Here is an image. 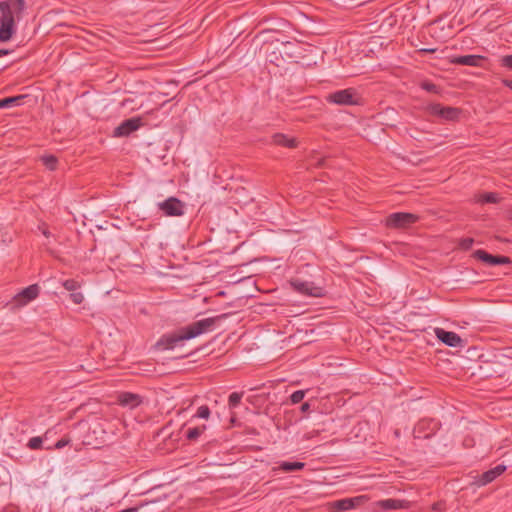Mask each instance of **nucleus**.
<instances>
[{"instance_id": "nucleus-18", "label": "nucleus", "mask_w": 512, "mask_h": 512, "mask_svg": "<svg viewBox=\"0 0 512 512\" xmlns=\"http://www.w3.org/2000/svg\"><path fill=\"white\" fill-rule=\"evenodd\" d=\"M118 402L124 407L135 408L142 403V399L138 394L123 392L118 396Z\"/></svg>"}, {"instance_id": "nucleus-29", "label": "nucleus", "mask_w": 512, "mask_h": 512, "mask_svg": "<svg viewBox=\"0 0 512 512\" xmlns=\"http://www.w3.org/2000/svg\"><path fill=\"white\" fill-rule=\"evenodd\" d=\"M305 396V391L303 390H297L293 392L290 396V400L292 404H298L300 403Z\"/></svg>"}, {"instance_id": "nucleus-32", "label": "nucleus", "mask_w": 512, "mask_h": 512, "mask_svg": "<svg viewBox=\"0 0 512 512\" xmlns=\"http://www.w3.org/2000/svg\"><path fill=\"white\" fill-rule=\"evenodd\" d=\"M473 243H474V239L467 237V238H463L460 240L459 246L463 250H469L472 247Z\"/></svg>"}, {"instance_id": "nucleus-36", "label": "nucleus", "mask_w": 512, "mask_h": 512, "mask_svg": "<svg viewBox=\"0 0 512 512\" xmlns=\"http://www.w3.org/2000/svg\"><path fill=\"white\" fill-rule=\"evenodd\" d=\"M39 229L41 230L42 234L46 237V238H49L52 236L51 232L48 230V227L46 226V224H43L42 226H39Z\"/></svg>"}, {"instance_id": "nucleus-20", "label": "nucleus", "mask_w": 512, "mask_h": 512, "mask_svg": "<svg viewBox=\"0 0 512 512\" xmlns=\"http://www.w3.org/2000/svg\"><path fill=\"white\" fill-rule=\"evenodd\" d=\"M272 142L275 145L287 147V148H295L298 145L296 138H289L287 135L282 133H275L272 136Z\"/></svg>"}, {"instance_id": "nucleus-42", "label": "nucleus", "mask_w": 512, "mask_h": 512, "mask_svg": "<svg viewBox=\"0 0 512 512\" xmlns=\"http://www.w3.org/2000/svg\"><path fill=\"white\" fill-rule=\"evenodd\" d=\"M509 219H512V212H511V213H510V215H509Z\"/></svg>"}, {"instance_id": "nucleus-26", "label": "nucleus", "mask_w": 512, "mask_h": 512, "mask_svg": "<svg viewBox=\"0 0 512 512\" xmlns=\"http://www.w3.org/2000/svg\"><path fill=\"white\" fill-rule=\"evenodd\" d=\"M241 399H242V393H238V392L231 393L228 398L229 407L230 408L237 407L240 404Z\"/></svg>"}, {"instance_id": "nucleus-27", "label": "nucleus", "mask_w": 512, "mask_h": 512, "mask_svg": "<svg viewBox=\"0 0 512 512\" xmlns=\"http://www.w3.org/2000/svg\"><path fill=\"white\" fill-rule=\"evenodd\" d=\"M42 161L44 163V165L49 169V170H55L56 169V166H57V158L53 155H48V156H44L42 158Z\"/></svg>"}, {"instance_id": "nucleus-14", "label": "nucleus", "mask_w": 512, "mask_h": 512, "mask_svg": "<svg viewBox=\"0 0 512 512\" xmlns=\"http://www.w3.org/2000/svg\"><path fill=\"white\" fill-rule=\"evenodd\" d=\"M291 285L301 294L313 297L322 296V288L315 286L313 282L293 280Z\"/></svg>"}, {"instance_id": "nucleus-39", "label": "nucleus", "mask_w": 512, "mask_h": 512, "mask_svg": "<svg viewBox=\"0 0 512 512\" xmlns=\"http://www.w3.org/2000/svg\"><path fill=\"white\" fill-rule=\"evenodd\" d=\"M10 52L8 49H0V57L8 55Z\"/></svg>"}, {"instance_id": "nucleus-25", "label": "nucleus", "mask_w": 512, "mask_h": 512, "mask_svg": "<svg viewBox=\"0 0 512 512\" xmlns=\"http://www.w3.org/2000/svg\"><path fill=\"white\" fill-rule=\"evenodd\" d=\"M27 447L31 450H39L43 448V438L40 436L32 437L27 443Z\"/></svg>"}, {"instance_id": "nucleus-17", "label": "nucleus", "mask_w": 512, "mask_h": 512, "mask_svg": "<svg viewBox=\"0 0 512 512\" xmlns=\"http://www.w3.org/2000/svg\"><path fill=\"white\" fill-rule=\"evenodd\" d=\"M485 60L484 56L481 55H461L455 56L451 59V63L463 66H481V62Z\"/></svg>"}, {"instance_id": "nucleus-41", "label": "nucleus", "mask_w": 512, "mask_h": 512, "mask_svg": "<svg viewBox=\"0 0 512 512\" xmlns=\"http://www.w3.org/2000/svg\"><path fill=\"white\" fill-rule=\"evenodd\" d=\"M504 84L512 89V80H504Z\"/></svg>"}, {"instance_id": "nucleus-2", "label": "nucleus", "mask_w": 512, "mask_h": 512, "mask_svg": "<svg viewBox=\"0 0 512 512\" xmlns=\"http://www.w3.org/2000/svg\"><path fill=\"white\" fill-rule=\"evenodd\" d=\"M483 378H505L512 382V362L504 355L494 356L492 359L482 360L479 366Z\"/></svg>"}, {"instance_id": "nucleus-10", "label": "nucleus", "mask_w": 512, "mask_h": 512, "mask_svg": "<svg viewBox=\"0 0 512 512\" xmlns=\"http://www.w3.org/2000/svg\"><path fill=\"white\" fill-rule=\"evenodd\" d=\"M15 32V19L13 15L7 11L0 17V41L6 42L10 40Z\"/></svg>"}, {"instance_id": "nucleus-15", "label": "nucleus", "mask_w": 512, "mask_h": 512, "mask_svg": "<svg viewBox=\"0 0 512 512\" xmlns=\"http://www.w3.org/2000/svg\"><path fill=\"white\" fill-rule=\"evenodd\" d=\"M506 469L507 467L505 465L499 464L494 468L489 469L483 472L481 475H479L475 480V484L478 486H485L494 481L498 476L503 474L506 471Z\"/></svg>"}, {"instance_id": "nucleus-13", "label": "nucleus", "mask_w": 512, "mask_h": 512, "mask_svg": "<svg viewBox=\"0 0 512 512\" xmlns=\"http://www.w3.org/2000/svg\"><path fill=\"white\" fill-rule=\"evenodd\" d=\"M26 8L25 0H6L0 2V13L6 14L8 11L10 15L14 14L18 19L21 18L22 13Z\"/></svg>"}, {"instance_id": "nucleus-7", "label": "nucleus", "mask_w": 512, "mask_h": 512, "mask_svg": "<svg viewBox=\"0 0 512 512\" xmlns=\"http://www.w3.org/2000/svg\"><path fill=\"white\" fill-rule=\"evenodd\" d=\"M40 288L37 284H32L24 288L21 292L16 294L13 298V307H21L36 299L39 295Z\"/></svg>"}, {"instance_id": "nucleus-33", "label": "nucleus", "mask_w": 512, "mask_h": 512, "mask_svg": "<svg viewBox=\"0 0 512 512\" xmlns=\"http://www.w3.org/2000/svg\"><path fill=\"white\" fill-rule=\"evenodd\" d=\"M500 64L502 67L512 70V55H505L501 57Z\"/></svg>"}, {"instance_id": "nucleus-24", "label": "nucleus", "mask_w": 512, "mask_h": 512, "mask_svg": "<svg viewBox=\"0 0 512 512\" xmlns=\"http://www.w3.org/2000/svg\"><path fill=\"white\" fill-rule=\"evenodd\" d=\"M499 200V195L494 192L484 193L479 199V201L482 203H498Z\"/></svg>"}, {"instance_id": "nucleus-19", "label": "nucleus", "mask_w": 512, "mask_h": 512, "mask_svg": "<svg viewBox=\"0 0 512 512\" xmlns=\"http://www.w3.org/2000/svg\"><path fill=\"white\" fill-rule=\"evenodd\" d=\"M378 505L384 510L406 509L409 507V501L389 498L379 501Z\"/></svg>"}, {"instance_id": "nucleus-5", "label": "nucleus", "mask_w": 512, "mask_h": 512, "mask_svg": "<svg viewBox=\"0 0 512 512\" xmlns=\"http://www.w3.org/2000/svg\"><path fill=\"white\" fill-rule=\"evenodd\" d=\"M326 100L329 103H334L337 105H356L357 101V93L353 88L338 90L333 93H330Z\"/></svg>"}, {"instance_id": "nucleus-31", "label": "nucleus", "mask_w": 512, "mask_h": 512, "mask_svg": "<svg viewBox=\"0 0 512 512\" xmlns=\"http://www.w3.org/2000/svg\"><path fill=\"white\" fill-rule=\"evenodd\" d=\"M70 299L75 304H81L84 301V295L81 292L74 291L69 295Z\"/></svg>"}, {"instance_id": "nucleus-3", "label": "nucleus", "mask_w": 512, "mask_h": 512, "mask_svg": "<svg viewBox=\"0 0 512 512\" xmlns=\"http://www.w3.org/2000/svg\"><path fill=\"white\" fill-rule=\"evenodd\" d=\"M425 111L431 115L439 117L445 121H458L462 113V109L452 106H444L440 103H430L425 107Z\"/></svg>"}, {"instance_id": "nucleus-23", "label": "nucleus", "mask_w": 512, "mask_h": 512, "mask_svg": "<svg viewBox=\"0 0 512 512\" xmlns=\"http://www.w3.org/2000/svg\"><path fill=\"white\" fill-rule=\"evenodd\" d=\"M205 429H206L205 425L188 428L185 433L186 438L189 441H196L203 434Z\"/></svg>"}, {"instance_id": "nucleus-6", "label": "nucleus", "mask_w": 512, "mask_h": 512, "mask_svg": "<svg viewBox=\"0 0 512 512\" xmlns=\"http://www.w3.org/2000/svg\"><path fill=\"white\" fill-rule=\"evenodd\" d=\"M159 209L166 216H182L184 214V203L176 197H169L158 203Z\"/></svg>"}, {"instance_id": "nucleus-12", "label": "nucleus", "mask_w": 512, "mask_h": 512, "mask_svg": "<svg viewBox=\"0 0 512 512\" xmlns=\"http://www.w3.org/2000/svg\"><path fill=\"white\" fill-rule=\"evenodd\" d=\"M439 426L440 423L436 420H421L414 432L417 438H429L439 429Z\"/></svg>"}, {"instance_id": "nucleus-38", "label": "nucleus", "mask_w": 512, "mask_h": 512, "mask_svg": "<svg viewBox=\"0 0 512 512\" xmlns=\"http://www.w3.org/2000/svg\"><path fill=\"white\" fill-rule=\"evenodd\" d=\"M437 51V48H423L420 49V52L422 53H435Z\"/></svg>"}, {"instance_id": "nucleus-9", "label": "nucleus", "mask_w": 512, "mask_h": 512, "mask_svg": "<svg viewBox=\"0 0 512 512\" xmlns=\"http://www.w3.org/2000/svg\"><path fill=\"white\" fill-rule=\"evenodd\" d=\"M142 126L140 117H132L124 120L113 132L114 137H127Z\"/></svg>"}, {"instance_id": "nucleus-34", "label": "nucleus", "mask_w": 512, "mask_h": 512, "mask_svg": "<svg viewBox=\"0 0 512 512\" xmlns=\"http://www.w3.org/2000/svg\"><path fill=\"white\" fill-rule=\"evenodd\" d=\"M69 443H70V439H69V438L64 437V438H62V439L58 440V441L54 444L53 449H58V450H59V449H62V448H64L65 446H67Z\"/></svg>"}, {"instance_id": "nucleus-28", "label": "nucleus", "mask_w": 512, "mask_h": 512, "mask_svg": "<svg viewBox=\"0 0 512 512\" xmlns=\"http://www.w3.org/2000/svg\"><path fill=\"white\" fill-rule=\"evenodd\" d=\"M62 285L66 290L71 291V292L76 291L81 286L80 283L78 281H76L75 279H67V280L63 281Z\"/></svg>"}, {"instance_id": "nucleus-21", "label": "nucleus", "mask_w": 512, "mask_h": 512, "mask_svg": "<svg viewBox=\"0 0 512 512\" xmlns=\"http://www.w3.org/2000/svg\"><path fill=\"white\" fill-rule=\"evenodd\" d=\"M26 98V95H17L12 97H6L0 99V109H6L13 106H19L23 103V100Z\"/></svg>"}, {"instance_id": "nucleus-4", "label": "nucleus", "mask_w": 512, "mask_h": 512, "mask_svg": "<svg viewBox=\"0 0 512 512\" xmlns=\"http://www.w3.org/2000/svg\"><path fill=\"white\" fill-rule=\"evenodd\" d=\"M419 217L413 213L396 212L388 215L385 224L389 228H407L418 221Z\"/></svg>"}, {"instance_id": "nucleus-8", "label": "nucleus", "mask_w": 512, "mask_h": 512, "mask_svg": "<svg viewBox=\"0 0 512 512\" xmlns=\"http://www.w3.org/2000/svg\"><path fill=\"white\" fill-rule=\"evenodd\" d=\"M473 257L477 260L484 262L485 264H487L489 266L505 265V264L512 263V260L507 256L492 255L482 249H478V250L474 251Z\"/></svg>"}, {"instance_id": "nucleus-40", "label": "nucleus", "mask_w": 512, "mask_h": 512, "mask_svg": "<svg viewBox=\"0 0 512 512\" xmlns=\"http://www.w3.org/2000/svg\"><path fill=\"white\" fill-rule=\"evenodd\" d=\"M432 508L435 511H440L441 510V504L440 503H435V504H433Z\"/></svg>"}, {"instance_id": "nucleus-11", "label": "nucleus", "mask_w": 512, "mask_h": 512, "mask_svg": "<svg viewBox=\"0 0 512 512\" xmlns=\"http://www.w3.org/2000/svg\"><path fill=\"white\" fill-rule=\"evenodd\" d=\"M435 334L437 338L447 346L462 347L464 340L453 331H446L442 328H436Z\"/></svg>"}, {"instance_id": "nucleus-30", "label": "nucleus", "mask_w": 512, "mask_h": 512, "mask_svg": "<svg viewBox=\"0 0 512 512\" xmlns=\"http://www.w3.org/2000/svg\"><path fill=\"white\" fill-rule=\"evenodd\" d=\"M210 415V409L207 405H202L198 408L195 417L207 419Z\"/></svg>"}, {"instance_id": "nucleus-37", "label": "nucleus", "mask_w": 512, "mask_h": 512, "mask_svg": "<svg viewBox=\"0 0 512 512\" xmlns=\"http://www.w3.org/2000/svg\"><path fill=\"white\" fill-rule=\"evenodd\" d=\"M310 409V404L308 402H305L301 405L300 410L301 412H308Z\"/></svg>"}, {"instance_id": "nucleus-16", "label": "nucleus", "mask_w": 512, "mask_h": 512, "mask_svg": "<svg viewBox=\"0 0 512 512\" xmlns=\"http://www.w3.org/2000/svg\"><path fill=\"white\" fill-rule=\"evenodd\" d=\"M366 500L365 496H357L353 498H344L332 503V507L335 511H348L354 509L361 504H363Z\"/></svg>"}, {"instance_id": "nucleus-35", "label": "nucleus", "mask_w": 512, "mask_h": 512, "mask_svg": "<svg viewBox=\"0 0 512 512\" xmlns=\"http://www.w3.org/2000/svg\"><path fill=\"white\" fill-rule=\"evenodd\" d=\"M422 88L425 89L428 92H433V93H437L438 92V87L435 84L430 83V82L423 83L422 84Z\"/></svg>"}, {"instance_id": "nucleus-1", "label": "nucleus", "mask_w": 512, "mask_h": 512, "mask_svg": "<svg viewBox=\"0 0 512 512\" xmlns=\"http://www.w3.org/2000/svg\"><path fill=\"white\" fill-rule=\"evenodd\" d=\"M225 316L226 315L223 314L216 317L204 318L180 328L175 333L163 335L157 342V346L165 350L173 349L184 340H189L212 331L216 323L220 319L225 318Z\"/></svg>"}, {"instance_id": "nucleus-22", "label": "nucleus", "mask_w": 512, "mask_h": 512, "mask_svg": "<svg viewBox=\"0 0 512 512\" xmlns=\"http://www.w3.org/2000/svg\"><path fill=\"white\" fill-rule=\"evenodd\" d=\"M305 467L304 462H288V461H282L279 464V470L283 472H293V471H299L302 470Z\"/></svg>"}]
</instances>
